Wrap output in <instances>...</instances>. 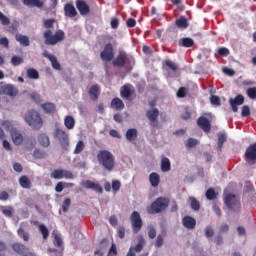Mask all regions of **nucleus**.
I'll return each mask as SVG.
<instances>
[{
	"instance_id": "obj_1",
	"label": "nucleus",
	"mask_w": 256,
	"mask_h": 256,
	"mask_svg": "<svg viewBox=\"0 0 256 256\" xmlns=\"http://www.w3.org/2000/svg\"><path fill=\"white\" fill-rule=\"evenodd\" d=\"M53 25H55V19L44 20V28L48 29L43 33L45 45H57V43H61L65 39V32L63 30H57L53 35V32L50 30L53 29Z\"/></svg>"
},
{
	"instance_id": "obj_2",
	"label": "nucleus",
	"mask_w": 256,
	"mask_h": 256,
	"mask_svg": "<svg viewBox=\"0 0 256 256\" xmlns=\"http://www.w3.org/2000/svg\"><path fill=\"white\" fill-rule=\"evenodd\" d=\"M97 161L105 171H113L115 169V156L109 150H100L97 153Z\"/></svg>"
},
{
	"instance_id": "obj_3",
	"label": "nucleus",
	"mask_w": 256,
	"mask_h": 256,
	"mask_svg": "<svg viewBox=\"0 0 256 256\" xmlns=\"http://www.w3.org/2000/svg\"><path fill=\"white\" fill-rule=\"evenodd\" d=\"M24 119L26 123H28V125L36 131H39V129L43 127V119L41 118L39 112L35 110H29L28 112H26Z\"/></svg>"
},
{
	"instance_id": "obj_4",
	"label": "nucleus",
	"mask_w": 256,
	"mask_h": 256,
	"mask_svg": "<svg viewBox=\"0 0 256 256\" xmlns=\"http://www.w3.org/2000/svg\"><path fill=\"white\" fill-rule=\"evenodd\" d=\"M167 207H169V199L159 197L151 203L149 208H147V213L150 215H157V213H162V211H165Z\"/></svg>"
},
{
	"instance_id": "obj_5",
	"label": "nucleus",
	"mask_w": 256,
	"mask_h": 256,
	"mask_svg": "<svg viewBox=\"0 0 256 256\" xmlns=\"http://www.w3.org/2000/svg\"><path fill=\"white\" fill-rule=\"evenodd\" d=\"M224 203L233 213H241V199L238 198L235 194H228L224 198Z\"/></svg>"
},
{
	"instance_id": "obj_6",
	"label": "nucleus",
	"mask_w": 256,
	"mask_h": 256,
	"mask_svg": "<svg viewBox=\"0 0 256 256\" xmlns=\"http://www.w3.org/2000/svg\"><path fill=\"white\" fill-rule=\"evenodd\" d=\"M54 137L59 141L62 149L67 151L69 149V134L63 129L57 128L54 131Z\"/></svg>"
},
{
	"instance_id": "obj_7",
	"label": "nucleus",
	"mask_w": 256,
	"mask_h": 256,
	"mask_svg": "<svg viewBox=\"0 0 256 256\" xmlns=\"http://www.w3.org/2000/svg\"><path fill=\"white\" fill-rule=\"evenodd\" d=\"M130 221L132 225L133 233L137 234L141 229H143V219L141 218V214L137 211H133L130 215Z\"/></svg>"
},
{
	"instance_id": "obj_8",
	"label": "nucleus",
	"mask_w": 256,
	"mask_h": 256,
	"mask_svg": "<svg viewBox=\"0 0 256 256\" xmlns=\"http://www.w3.org/2000/svg\"><path fill=\"white\" fill-rule=\"evenodd\" d=\"M100 58L104 63H109L115 59V50L113 49V44L107 43L104 45L103 51L100 53Z\"/></svg>"
},
{
	"instance_id": "obj_9",
	"label": "nucleus",
	"mask_w": 256,
	"mask_h": 256,
	"mask_svg": "<svg viewBox=\"0 0 256 256\" xmlns=\"http://www.w3.org/2000/svg\"><path fill=\"white\" fill-rule=\"evenodd\" d=\"M128 63L129 56L125 51H120L116 58L112 59V65H114V67H125Z\"/></svg>"
},
{
	"instance_id": "obj_10",
	"label": "nucleus",
	"mask_w": 256,
	"mask_h": 256,
	"mask_svg": "<svg viewBox=\"0 0 256 256\" xmlns=\"http://www.w3.org/2000/svg\"><path fill=\"white\" fill-rule=\"evenodd\" d=\"M51 179H73V172L63 169H54L50 173Z\"/></svg>"
},
{
	"instance_id": "obj_11",
	"label": "nucleus",
	"mask_w": 256,
	"mask_h": 256,
	"mask_svg": "<svg viewBox=\"0 0 256 256\" xmlns=\"http://www.w3.org/2000/svg\"><path fill=\"white\" fill-rule=\"evenodd\" d=\"M146 117L150 121L151 127L159 126V109L154 108L146 112Z\"/></svg>"
},
{
	"instance_id": "obj_12",
	"label": "nucleus",
	"mask_w": 256,
	"mask_h": 256,
	"mask_svg": "<svg viewBox=\"0 0 256 256\" xmlns=\"http://www.w3.org/2000/svg\"><path fill=\"white\" fill-rule=\"evenodd\" d=\"M135 94V87L131 84H125L120 88V95L122 99H131V97Z\"/></svg>"
},
{
	"instance_id": "obj_13",
	"label": "nucleus",
	"mask_w": 256,
	"mask_h": 256,
	"mask_svg": "<svg viewBox=\"0 0 256 256\" xmlns=\"http://www.w3.org/2000/svg\"><path fill=\"white\" fill-rule=\"evenodd\" d=\"M243 103H245V97L241 94H238L235 98L229 99V105L233 113H237V111H239V105H243Z\"/></svg>"
},
{
	"instance_id": "obj_14",
	"label": "nucleus",
	"mask_w": 256,
	"mask_h": 256,
	"mask_svg": "<svg viewBox=\"0 0 256 256\" xmlns=\"http://www.w3.org/2000/svg\"><path fill=\"white\" fill-rule=\"evenodd\" d=\"M245 161L247 163L254 162L256 163V142L253 144H250L245 152Z\"/></svg>"
},
{
	"instance_id": "obj_15",
	"label": "nucleus",
	"mask_w": 256,
	"mask_h": 256,
	"mask_svg": "<svg viewBox=\"0 0 256 256\" xmlns=\"http://www.w3.org/2000/svg\"><path fill=\"white\" fill-rule=\"evenodd\" d=\"M76 8L78 9L82 17H85V15H89V13H91V8L89 7V4H87L85 0H77Z\"/></svg>"
},
{
	"instance_id": "obj_16",
	"label": "nucleus",
	"mask_w": 256,
	"mask_h": 256,
	"mask_svg": "<svg viewBox=\"0 0 256 256\" xmlns=\"http://www.w3.org/2000/svg\"><path fill=\"white\" fill-rule=\"evenodd\" d=\"M82 186L85 189H91L92 191H96V193H103V187H101L100 184L97 182L85 180L84 182H82Z\"/></svg>"
},
{
	"instance_id": "obj_17",
	"label": "nucleus",
	"mask_w": 256,
	"mask_h": 256,
	"mask_svg": "<svg viewBox=\"0 0 256 256\" xmlns=\"http://www.w3.org/2000/svg\"><path fill=\"white\" fill-rule=\"evenodd\" d=\"M197 125L205 133H209V131H211V122L205 116H201L197 119Z\"/></svg>"
},
{
	"instance_id": "obj_18",
	"label": "nucleus",
	"mask_w": 256,
	"mask_h": 256,
	"mask_svg": "<svg viewBox=\"0 0 256 256\" xmlns=\"http://www.w3.org/2000/svg\"><path fill=\"white\" fill-rule=\"evenodd\" d=\"M182 225L185 227V229H189L192 231V229H195L197 227V220L191 216H184L182 218Z\"/></svg>"
},
{
	"instance_id": "obj_19",
	"label": "nucleus",
	"mask_w": 256,
	"mask_h": 256,
	"mask_svg": "<svg viewBox=\"0 0 256 256\" xmlns=\"http://www.w3.org/2000/svg\"><path fill=\"white\" fill-rule=\"evenodd\" d=\"M43 57H45L46 59H49V61L52 64L53 69H55L56 71H61V64L57 60V57L49 54V52L47 50H45L43 52Z\"/></svg>"
},
{
	"instance_id": "obj_20",
	"label": "nucleus",
	"mask_w": 256,
	"mask_h": 256,
	"mask_svg": "<svg viewBox=\"0 0 256 256\" xmlns=\"http://www.w3.org/2000/svg\"><path fill=\"white\" fill-rule=\"evenodd\" d=\"M12 250L14 253H17L18 255H25V253L29 251V248L24 244L15 242L12 244Z\"/></svg>"
},
{
	"instance_id": "obj_21",
	"label": "nucleus",
	"mask_w": 256,
	"mask_h": 256,
	"mask_svg": "<svg viewBox=\"0 0 256 256\" xmlns=\"http://www.w3.org/2000/svg\"><path fill=\"white\" fill-rule=\"evenodd\" d=\"M64 13L66 17H69L70 19H73V17H77V10L75 9V6L73 4L68 3L64 6Z\"/></svg>"
},
{
	"instance_id": "obj_22",
	"label": "nucleus",
	"mask_w": 256,
	"mask_h": 256,
	"mask_svg": "<svg viewBox=\"0 0 256 256\" xmlns=\"http://www.w3.org/2000/svg\"><path fill=\"white\" fill-rule=\"evenodd\" d=\"M112 109H116V111H123L125 109V103L120 98H113L110 104Z\"/></svg>"
},
{
	"instance_id": "obj_23",
	"label": "nucleus",
	"mask_w": 256,
	"mask_h": 256,
	"mask_svg": "<svg viewBox=\"0 0 256 256\" xmlns=\"http://www.w3.org/2000/svg\"><path fill=\"white\" fill-rule=\"evenodd\" d=\"M11 139L14 145H21L23 143V134H21V132H19L18 130H12Z\"/></svg>"
},
{
	"instance_id": "obj_24",
	"label": "nucleus",
	"mask_w": 256,
	"mask_h": 256,
	"mask_svg": "<svg viewBox=\"0 0 256 256\" xmlns=\"http://www.w3.org/2000/svg\"><path fill=\"white\" fill-rule=\"evenodd\" d=\"M178 45L179 47H186L187 49H189L190 47H193L195 45V41L192 38L184 37L178 41Z\"/></svg>"
},
{
	"instance_id": "obj_25",
	"label": "nucleus",
	"mask_w": 256,
	"mask_h": 256,
	"mask_svg": "<svg viewBox=\"0 0 256 256\" xmlns=\"http://www.w3.org/2000/svg\"><path fill=\"white\" fill-rule=\"evenodd\" d=\"M175 25L178 29H187L189 27V21H187L185 16H180L178 19H176Z\"/></svg>"
},
{
	"instance_id": "obj_26",
	"label": "nucleus",
	"mask_w": 256,
	"mask_h": 256,
	"mask_svg": "<svg viewBox=\"0 0 256 256\" xmlns=\"http://www.w3.org/2000/svg\"><path fill=\"white\" fill-rule=\"evenodd\" d=\"M149 181L152 187H159V184L161 183V176L156 172H152L149 175Z\"/></svg>"
},
{
	"instance_id": "obj_27",
	"label": "nucleus",
	"mask_w": 256,
	"mask_h": 256,
	"mask_svg": "<svg viewBox=\"0 0 256 256\" xmlns=\"http://www.w3.org/2000/svg\"><path fill=\"white\" fill-rule=\"evenodd\" d=\"M2 93H4V95H9L10 97H15V95H17V90H15L13 85L8 84L2 87Z\"/></svg>"
},
{
	"instance_id": "obj_28",
	"label": "nucleus",
	"mask_w": 256,
	"mask_h": 256,
	"mask_svg": "<svg viewBox=\"0 0 256 256\" xmlns=\"http://www.w3.org/2000/svg\"><path fill=\"white\" fill-rule=\"evenodd\" d=\"M90 99L97 101L99 99V85L95 84L89 89Z\"/></svg>"
},
{
	"instance_id": "obj_29",
	"label": "nucleus",
	"mask_w": 256,
	"mask_h": 256,
	"mask_svg": "<svg viewBox=\"0 0 256 256\" xmlns=\"http://www.w3.org/2000/svg\"><path fill=\"white\" fill-rule=\"evenodd\" d=\"M23 4L27 7H37L38 9H41L44 5L41 0H23Z\"/></svg>"
},
{
	"instance_id": "obj_30",
	"label": "nucleus",
	"mask_w": 256,
	"mask_h": 256,
	"mask_svg": "<svg viewBox=\"0 0 256 256\" xmlns=\"http://www.w3.org/2000/svg\"><path fill=\"white\" fill-rule=\"evenodd\" d=\"M19 184L23 189H31V180L28 176H21L19 178Z\"/></svg>"
},
{
	"instance_id": "obj_31",
	"label": "nucleus",
	"mask_w": 256,
	"mask_h": 256,
	"mask_svg": "<svg viewBox=\"0 0 256 256\" xmlns=\"http://www.w3.org/2000/svg\"><path fill=\"white\" fill-rule=\"evenodd\" d=\"M15 39L23 47H29V45H30L29 37H27L25 35L17 34Z\"/></svg>"
},
{
	"instance_id": "obj_32",
	"label": "nucleus",
	"mask_w": 256,
	"mask_h": 256,
	"mask_svg": "<svg viewBox=\"0 0 256 256\" xmlns=\"http://www.w3.org/2000/svg\"><path fill=\"white\" fill-rule=\"evenodd\" d=\"M137 129L135 128H130L126 131V139L127 141H136L137 140Z\"/></svg>"
},
{
	"instance_id": "obj_33",
	"label": "nucleus",
	"mask_w": 256,
	"mask_h": 256,
	"mask_svg": "<svg viewBox=\"0 0 256 256\" xmlns=\"http://www.w3.org/2000/svg\"><path fill=\"white\" fill-rule=\"evenodd\" d=\"M38 142L42 147H49V145H51L49 136H47V134H43V133L38 136Z\"/></svg>"
},
{
	"instance_id": "obj_34",
	"label": "nucleus",
	"mask_w": 256,
	"mask_h": 256,
	"mask_svg": "<svg viewBox=\"0 0 256 256\" xmlns=\"http://www.w3.org/2000/svg\"><path fill=\"white\" fill-rule=\"evenodd\" d=\"M161 171H163L164 173H167V171H171V161L169 160V158L167 157L162 158Z\"/></svg>"
},
{
	"instance_id": "obj_35",
	"label": "nucleus",
	"mask_w": 256,
	"mask_h": 256,
	"mask_svg": "<svg viewBox=\"0 0 256 256\" xmlns=\"http://www.w3.org/2000/svg\"><path fill=\"white\" fill-rule=\"evenodd\" d=\"M38 231L41 233L44 241H47V239H49V228H47L45 224H39Z\"/></svg>"
},
{
	"instance_id": "obj_36",
	"label": "nucleus",
	"mask_w": 256,
	"mask_h": 256,
	"mask_svg": "<svg viewBox=\"0 0 256 256\" xmlns=\"http://www.w3.org/2000/svg\"><path fill=\"white\" fill-rule=\"evenodd\" d=\"M227 141V135L223 132L218 133V151H221L223 149L224 143Z\"/></svg>"
},
{
	"instance_id": "obj_37",
	"label": "nucleus",
	"mask_w": 256,
	"mask_h": 256,
	"mask_svg": "<svg viewBox=\"0 0 256 256\" xmlns=\"http://www.w3.org/2000/svg\"><path fill=\"white\" fill-rule=\"evenodd\" d=\"M190 207L193 211H199L201 203L195 197H190Z\"/></svg>"
},
{
	"instance_id": "obj_38",
	"label": "nucleus",
	"mask_w": 256,
	"mask_h": 256,
	"mask_svg": "<svg viewBox=\"0 0 256 256\" xmlns=\"http://www.w3.org/2000/svg\"><path fill=\"white\" fill-rule=\"evenodd\" d=\"M64 124L67 129H73L75 127V118L73 116H66Z\"/></svg>"
},
{
	"instance_id": "obj_39",
	"label": "nucleus",
	"mask_w": 256,
	"mask_h": 256,
	"mask_svg": "<svg viewBox=\"0 0 256 256\" xmlns=\"http://www.w3.org/2000/svg\"><path fill=\"white\" fill-rule=\"evenodd\" d=\"M42 109H44L45 113H55L56 111L55 104L51 102L42 104Z\"/></svg>"
},
{
	"instance_id": "obj_40",
	"label": "nucleus",
	"mask_w": 256,
	"mask_h": 256,
	"mask_svg": "<svg viewBox=\"0 0 256 256\" xmlns=\"http://www.w3.org/2000/svg\"><path fill=\"white\" fill-rule=\"evenodd\" d=\"M26 73L28 79H39V71L35 68H29Z\"/></svg>"
},
{
	"instance_id": "obj_41",
	"label": "nucleus",
	"mask_w": 256,
	"mask_h": 256,
	"mask_svg": "<svg viewBox=\"0 0 256 256\" xmlns=\"http://www.w3.org/2000/svg\"><path fill=\"white\" fill-rule=\"evenodd\" d=\"M165 237H167V232H163L157 236L155 247H163V241H165Z\"/></svg>"
},
{
	"instance_id": "obj_42",
	"label": "nucleus",
	"mask_w": 256,
	"mask_h": 256,
	"mask_svg": "<svg viewBox=\"0 0 256 256\" xmlns=\"http://www.w3.org/2000/svg\"><path fill=\"white\" fill-rule=\"evenodd\" d=\"M53 243H54V247H57L59 249H64V247H63V239H61V236L55 234L54 235Z\"/></svg>"
},
{
	"instance_id": "obj_43",
	"label": "nucleus",
	"mask_w": 256,
	"mask_h": 256,
	"mask_svg": "<svg viewBox=\"0 0 256 256\" xmlns=\"http://www.w3.org/2000/svg\"><path fill=\"white\" fill-rule=\"evenodd\" d=\"M85 149V142L83 140L78 141L74 149V155H79Z\"/></svg>"
},
{
	"instance_id": "obj_44",
	"label": "nucleus",
	"mask_w": 256,
	"mask_h": 256,
	"mask_svg": "<svg viewBox=\"0 0 256 256\" xmlns=\"http://www.w3.org/2000/svg\"><path fill=\"white\" fill-rule=\"evenodd\" d=\"M199 145V140L195 138H189L186 142L187 149H193V147H197Z\"/></svg>"
},
{
	"instance_id": "obj_45",
	"label": "nucleus",
	"mask_w": 256,
	"mask_h": 256,
	"mask_svg": "<svg viewBox=\"0 0 256 256\" xmlns=\"http://www.w3.org/2000/svg\"><path fill=\"white\" fill-rule=\"evenodd\" d=\"M19 29V22L14 20L11 25L7 28L8 33H17V30Z\"/></svg>"
},
{
	"instance_id": "obj_46",
	"label": "nucleus",
	"mask_w": 256,
	"mask_h": 256,
	"mask_svg": "<svg viewBox=\"0 0 256 256\" xmlns=\"http://www.w3.org/2000/svg\"><path fill=\"white\" fill-rule=\"evenodd\" d=\"M164 65H166V67L168 69H171V71H177V69H179V67L177 66V64H175V62L171 61V60H165L164 61Z\"/></svg>"
},
{
	"instance_id": "obj_47",
	"label": "nucleus",
	"mask_w": 256,
	"mask_h": 256,
	"mask_svg": "<svg viewBox=\"0 0 256 256\" xmlns=\"http://www.w3.org/2000/svg\"><path fill=\"white\" fill-rule=\"evenodd\" d=\"M23 62H24L23 58L20 56H12V58H11V63H12V65H14V67L22 65Z\"/></svg>"
},
{
	"instance_id": "obj_48",
	"label": "nucleus",
	"mask_w": 256,
	"mask_h": 256,
	"mask_svg": "<svg viewBox=\"0 0 256 256\" xmlns=\"http://www.w3.org/2000/svg\"><path fill=\"white\" fill-rule=\"evenodd\" d=\"M18 235L23 241H29V232H25L23 228L18 229Z\"/></svg>"
},
{
	"instance_id": "obj_49",
	"label": "nucleus",
	"mask_w": 256,
	"mask_h": 256,
	"mask_svg": "<svg viewBox=\"0 0 256 256\" xmlns=\"http://www.w3.org/2000/svg\"><path fill=\"white\" fill-rule=\"evenodd\" d=\"M210 102H211L212 105H215L216 107H220L221 98H219V96H217V95H212L210 97Z\"/></svg>"
},
{
	"instance_id": "obj_50",
	"label": "nucleus",
	"mask_w": 256,
	"mask_h": 256,
	"mask_svg": "<svg viewBox=\"0 0 256 256\" xmlns=\"http://www.w3.org/2000/svg\"><path fill=\"white\" fill-rule=\"evenodd\" d=\"M65 248H48V253H54L56 256H63V251Z\"/></svg>"
},
{
	"instance_id": "obj_51",
	"label": "nucleus",
	"mask_w": 256,
	"mask_h": 256,
	"mask_svg": "<svg viewBox=\"0 0 256 256\" xmlns=\"http://www.w3.org/2000/svg\"><path fill=\"white\" fill-rule=\"evenodd\" d=\"M69 207H71V199L66 198L62 204V211L67 213V211H69Z\"/></svg>"
},
{
	"instance_id": "obj_52",
	"label": "nucleus",
	"mask_w": 256,
	"mask_h": 256,
	"mask_svg": "<svg viewBox=\"0 0 256 256\" xmlns=\"http://www.w3.org/2000/svg\"><path fill=\"white\" fill-rule=\"evenodd\" d=\"M144 245H145V240L143 239L139 240L138 244H136L134 247V251H136V253H141V251H143Z\"/></svg>"
},
{
	"instance_id": "obj_53",
	"label": "nucleus",
	"mask_w": 256,
	"mask_h": 256,
	"mask_svg": "<svg viewBox=\"0 0 256 256\" xmlns=\"http://www.w3.org/2000/svg\"><path fill=\"white\" fill-rule=\"evenodd\" d=\"M246 93L249 99H256V87L248 88Z\"/></svg>"
},
{
	"instance_id": "obj_54",
	"label": "nucleus",
	"mask_w": 256,
	"mask_h": 256,
	"mask_svg": "<svg viewBox=\"0 0 256 256\" xmlns=\"http://www.w3.org/2000/svg\"><path fill=\"white\" fill-rule=\"evenodd\" d=\"M206 197L210 200L213 201L215 197H217V194H215V190L213 188H210L206 191Z\"/></svg>"
},
{
	"instance_id": "obj_55",
	"label": "nucleus",
	"mask_w": 256,
	"mask_h": 256,
	"mask_svg": "<svg viewBox=\"0 0 256 256\" xmlns=\"http://www.w3.org/2000/svg\"><path fill=\"white\" fill-rule=\"evenodd\" d=\"M249 115H251V108H249L247 105H244L241 110V116L249 117Z\"/></svg>"
},
{
	"instance_id": "obj_56",
	"label": "nucleus",
	"mask_w": 256,
	"mask_h": 256,
	"mask_svg": "<svg viewBox=\"0 0 256 256\" xmlns=\"http://www.w3.org/2000/svg\"><path fill=\"white\" fill-rule=\"evenodd\" d=\"M205 236L208 238H211L215 235V231L213 230V227L207 226L204 230Z\"/></svg>"
},
{
	"instance_id": "obj_57",
	"label": "nucleus",
	"mask_w": 256,
	"mask_h": 256,
	"mask_svg": "<svg viewBox=\"0 0 256 256\" xmlns=\"http://www.w3.org/2000/svg\"><path fill=\"white\" fill-rule=\"evenodd\" d=\"M181 119H183L184 121L191 119V110L189 109V107L185 108V112L181 115Z\"/></svg>"
},
{
	"instance_id": "obj_58",
	"label": "nucleus",
	"mask_w": 256,
	"mask_h": 256,
	"mask_svg": "<svg viewBox=\"0 0 256 256\" xmlns=\"http://www.w3.org/2000/svg\"><path fill=\"white\" fill-rule=\"evenodd\" d=\"M148 237H149V239H155V237H157V230L155 229V227H153V226L149 227Z\"/></svg>"
},
{
	"instance_id": "obj_59",
	"label": "nucleus",
	"mask_w": 256,
	"mask_h": 256,
	"mask_svg": "<svg viewBox=\"0 0 256 256\" xmlns=\"http://www.w3.org/2000/svg\"><path fill=\"white\" fill-rule=\"evenodd\" d=\"M185 95H187V88L185 87H180L177 91V97L180 99L185 98Z\"/></svg>"
},
{
	"instance_id": "obj_60",
	"label": "nucleus",
	"mask_w": 256,
	"mask_h": 256,
	"mask_svg": "<svg viewBox=\"0 0 256 256\" xmlns=\"http://www.w3.org/2000/svg\"><path fill=\"white\" fill-rule=\"evenodd\" d=\"M107 256H117V245H115L114 243H112Z\"/></svg>"
},
{
	"instance_id": "obj_61",
	"label": "nucleus",
	"mask_w": 256,
	"mask_h": 256,
	"mask_svg": "<svg viewBox=\"0 0 256 256\" xmlns=\"http://www.w3.org/2000/svg\"><path fill=\"white\" fill-rule=\"evenodd\" d=\"M119 189H121V182L119 180H114L112 182V190L114 191V193H117Z\"/></svg>"
},
{
	"instance_id": "obj_62",
	"label": "nucleus",
	"mask_w": 256,
	"mask_h": 256,
	"mask_svg": "<svg viewBox=\"0 0 256 256\" xmlns=\"http://www.w3.org/2000/svg\"><path fill=\"white\" fill-rule=\"evenodd\" d=\"M135 25H137V21L134 18H129L126 21V26L130 29H133V27H135Z\"/></svg>"
},
{
	"instance_id": "obj_63",
	"label": "nucleus",
	"mask_w": 256,
	"mask_h": 256,
	"mask_svg": "<svg viewBox=\"0 0 256 256\" xmlns=\"http://www.w3.org/2000/svg\"><path fill=\"white\" fill-rule=\"evenodd\" d=\"M218 55H221L222 57H227V55H229V50L225 47L219 48Z\"/></svg>"
},
{
	"instance_id": "obj_64",
	"label": "nucleus",
	"mask_w": 256,
	"mask_h": 256,
	"mask_svg": "<svg viewBox=\"0 0 256 256\" xmlns=\"http://www.w3.org/2000/svg\"><path fill=\"white\" fill-rule=\"evenodd\" d=\"M0 21L3 25H9V23H11V20H9V18L4 14H1Z\"/></svg>"
}]
</instances>
